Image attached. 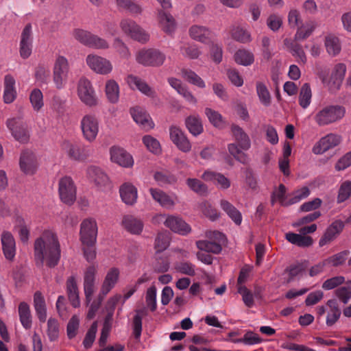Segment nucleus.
I'll use <instances>...</instances> for the list:
<instances>
[{
	"label": "nucleus",
	"instance_id": "f257e3e1",
	"mask_svg": "<svg viewBox=\"0 0 351 351\" xmlns=\"http://www.w3.org/2000/svg\"><path fill=\"white\" fill-rule=\"evenodd\" d=\"M34 261L37 267H42L44 263L54 267L60 258V247L56 234L49 230L45 231L36 239L34 247Z\"/></svg>",
	"mask_w": 351,
	"mask_h": 351
},
{
	"label": "nucleus",
	"instance_id": "f03ea898",
	"mask_svg": "<svg viewBox=\"0 0 351 351\" xmlns=\"http://www.w3.org/2000/svg\"><path fill=\"white\" fill-rule=\"evenodd\" d=\"M231 132L234 142L228 144V151L237 161L246 164L248 162V157L245 152L251 147V140L239 125H232Z\"/></svg>",
	"mask_w": 351,
	"mask_h": 351
},
{
	"label": "nucleus",
	"instance_id": "7ed1b4c3",
	"mask_svg": "<svg viewBox=\"0 0 351 351\" xmlns=\"http://www.w3.org/2000/svg\"><path fill=\"white\" fill-rule=\"evenodd\" d=\"M77 95L86 106L93 108L99 104V97L90 80L81 77L77 82Z\"/></svg>",
	"mask_w": 351,
	"mask_h": 351
},
{
	"label": "nucleus",
	"instance_id": "20e7f679",
	"mask_svg": "<svg viewBox=\"0 0 351 351\" xmlns=\"http://www.w3.org/2000/svg\"><path fill=\"white\" fill-rule=\"evenodd\" d=\"M346 114V108L339 105L325 106L317 111L314 120L319 126H325L341 119Z\"/></svg>",
	"mask_w": 351,
	"mask_h": 351
},
{
	"label": "nucleus",
	"instance_id": "39448f33",
	"mask_svg": "<svg viewBox=\"0 0 351 351\" xmlns=\"http://www.w3.org/2000/svg\"><path fill=\"white\" fill-rule=\"evenodd\" d=\"M166 59V55L158 49H143L136 55V62L145 66H160Z\"/></svg>",
	"mask_w": 351,
	"mask_h": 351
},
{
	"label": "nucleus",
	"instance_id": "423d86ee",
	"mask_svg": "<svg viewBox=\"0 0 351 351\" xmlns=\"http://www.w3.org/2000/svg\"><path fill=\"white\" fill-rule=\"evenodd\" d=\"M70 67L66 58L58 56L53 67V80L58 89H62L68 80Z\"/></svg>",
	"mask_w": 351,
	"mask_h": 351
},
{
	"label": "nucleus",
	"instance_id": "0eeeda50",
	"mask_svg": "<svg viewBox=\"0 0 351 351\" xmlns=\"http://www.w3.org/2000/svg\"><path fill=\"white\" fill-rule=\"evenodd\" d=\"M80 128L84 138L92 143L96 139L99 131V120L93 114H86L80 120Z\"/></svg>",
	"mask_w": 351,
	"mask_h": 351
},
{
	"label": "nucleus",
	"instance_id": "6e6552de",
	"mask_svg": "<svg viewBox=\"0 0 351 351\" xmlns=\"http://www.w3.org/2000/svg\"><path fill=\"white\" fill-rule=\"evenodd\" d=\"M97 235V226L93 219H86L80 225V241L84 246L95 245Z\"/></svg>",
	"mask_w": 351,
	"mask_h": 351
},
{
	"label": "nucleus",
	"instance_id": "1a4fd4ad",
	"mask_svg": "<svg viewBox=\"0 0 351 351\" xmlns=\"http://www.w3.org/2000/svg\"><path fill=\"white\" fill-rule=\"evenodd\" d=\"M58 192L62 202L72 204L76 199V187L69 176H64L59 180Z\"/></svg>",
	"mask_w": 351,
	"mask_h": 351
},
{
	"label": "nucleus",
	"instance_id": "9d476101",
	"mask_svg": "<svg viewBox=\"0 0 351 351\" xmlns=\"http://www.w3.org/2000/svg\"><path fill=\"white\" fill-rule=\"evenodd\" d=\"M8 128L11 131L13 137L18 141L25 143L29 140V130L26 123L19 117L8 119Z\"/></svg>",
	"mask_w": 351,
	"mask_h": 351
},
{
	"label": "nucleus",
	"instance_id": "9b49d317",
	"mask_svg": "<svg viewBox=\"0 0 351 351\" xmlns=\"http://www.w3.org/2000/svg\"><path fill=\"white\" fill-rule=\"evenodd\" d=\"M86 61L89 68L97 74L108 75L113 69L110 60L95 54L88 55Z\"/></svg>",
	"mask_w": 351,
	"mask_h": 351
},
{
	"label": "nucleus",
	"instance_id": "f8f14e48",
	"mask_svg": "<svg viewBox=\"0 0 351 351\" xmlns=\"http://www.w3.org/2000/svg\"><path fill=\"white\" fill-rule=\"evenodd\" d=\"M341 141V138L337 134L332 133L326 134L315 143L312 148V152L316 155L323 154L337 146Z\"/></svg>",
	"mask_w": 351,
	"mask_h": 351
},
{
	"label": "nucleus",
	"instance_id": "ddd939ff",
	"mask_svg": "<svg viewBox=\"0 0 351 351\" xmlns=\"http://www.w3.org/2000/svg\"><path fill=\"white\" fill-rule=\"evenodd\" d=\"M33 34L32 27L30 23L27 24L23 28L20 39L19 53L23 59L28 58L32 52Z\"/></svg>",
	"mask_w": 351,
	"mask_h": 351
},
{
	"label": "nucleus",
	"instance_id": "4468645a",
	"mask_svg": "<svg viewBox=\"0 0 351 351\" xmlns=\"http://www.w3.org/2000/svg\"><path fill=\"white\" fill-rule=\"evenodd\" d=\"M98 265H92L86 267L84 272V291L87 302H90L95 291L96 276Z\"/></svg>",
	"mask_w": 351,
	"mask_h": 351
},
{
	"label": "nucleus",
	"instance_id": "2eb2a0df",
	"mask_svg": "<svg viewBox=\"0 0 351 351\" xmlns=\"http://www.w3.org/2000/svg\"><path fill=\"white\" fill-rule=\"evenodd\" d=\"M19 165L21 171L25 175L34 174L38 167V160L34 153L29 150L23 152L20 157Z\"/></svg>",
	"mask_w": 351,
	"mask_h": 351
},
{
	"label": "nucleus",
	"instance_id": "dca6fc26",
	"mask_svg": "<svg viewBox=\"0 0 351 351\" xmlns=\"http://www.w3.org/2000/svg\"><path fill=\"white\" fill-rule=\"evenodd\" d=\"M62 147L68 156L74 160L83 161L90 155L87 147L80 146L69 141H64L62 145Z\"/></svg>",
	"mask_w": 351,
	"mask_h": 351
},
{
	"label": "nucleus",
	"instance_id": "f3484780",
	"mask_svg": "<svg viewBox=\"0 0 351 351\" xmlns=\"http://www.w3.org/2000/svg\"><path fill=\"white\" fill-rule=\"evenodd\" d=\"M1 243L5 258L12 261L16 252V242L12 234L9 231H3L1 234Z\"/></svg>",
	"mask_w": 351,
	"mask_h": 351
},
{
	"label": "nucleus",
	"instance_id": "a211bd4d",
	"mask_svg": "<svg viewBox=\"0 0 351 351\" xmlns=\"http://www.w3.org/2000/svg\"><path fill=\"white\" fill-rule=\"evenodd\" d=\"M347 67L344 63L339 62L336 64L329 77V90L336 91L339 90L344 80Z\"/></svg>",
	"mask_w": 351,
	"mask_h": 351
},
{
	"label": "nucleus",
	"instance_id": "6ab92c4d",
	"mask_svg": "<svg viewBox=\"0 0 351 351\" xmlns=\"http://www.w3.org/2000/svg\"><path fill=\"white\" fill-rule=\"evenodd\" d=\"M169 134L171 140L180 150L184 153L191 150V144L180 128L171 126L169 129Z\"/></svg>",
	"mask_w": 351,
	"mask_h": 351
},
{
	"label": "nucleus",
	"instance_id": "aec40b11",
	"mask_svg": "<svg viewBox=\"0 0 351 351\" xmlns=\"http://www.w3.org/2000/svg\"><path fill=\"white\" fill-rule=\"evenodd\" d=\"M125 80L130 88L136 89L142 94L152 98L156 97L155 90L143 79L131 74L127 76Z\"/></svg>",
	"mask_w": 351,
	"mask_h": 351
},
{
	"label": "nucleus",
	"instance_id": "412c9836",
	"mask_svg": "<svg viewBox=\"0 0 351 351\" xmlns=\"http://www.w3.org/2000/svg\"><path fill=\"white\" fill-rule=\"evenodd\" d=\"M165 226L173 232L181 235H186L191 231V228L179 216L169 215L165 221Z\"/></svg>",
	"mask_w": 351,
	"mask_h": 351
},
{
	"label": "nucleus",
	"instance_id": "4be33fe9",
	"mask_svg": "<svg viewBox=\"0 0 351 351\" xmlns=\"http://www.w3.org/2000/svg\"><path fill=\"white\" fill-rule=\"evenodd\" d=\"M86 176L90 182H94L99 187L106 186L109 184L108 176L97 166H89L86 169Z\"/></svg>",
	"mask_w": 351,
	"mask_h": 351
},
{
	"label": "nucleus",
	"instance_id": "5701e85b",
	"mask_svg": "<svg viewBox=\"0 0 351 351\" xmlns=\"http://www.w3.org/2000/svg\"><path fill=\"white\" fill-rule=\"evenodd\" d=\"M120 270L117 267L110 268L106 273L99 293L106 296L119 281Z\"/></svg>",
	"mask_w": 351,
	"mask_h": 351
},
{
	"label": "nucleus",
	"instance_id": "b1692460",
	"mask_svg": "<svg viewBox=\"0 0 351 351\" xmlns=\"http://www.w3.org/2000/svg\"><path fill=\"white\" fill-rule=\"evenodd\" d=\"M344 223L341 220L332 222L326 230L323 237L319 239V245L322 247L333 241L343 230Z\"/></svg>",
	"mask_w": 351,
	"mask_h": 351
},
{
	"label": "nucleus",
	"instance_id": "393cba45",
	"mask_svg": "<svg viewBox=\"0 0 351 351\" xmlns=\"http://www.w3.org/2000/svg\"><path fill=\"white\" fill-rule=\"evenodd\" d=\"M119 194L121 200L127 205L133 206L138 198V190L132 183L125 182L120 186Z\"/></svg>",
	"mask_w": 351,
	"mask_h": 351
},
{
	"label": "nucleus",
	"instance_id": "a878e982",
	"mask_svg": "<svg viewBox=\"0 0 351 351\" xmlns=\"http://www.w3.org/2000/svg\"><path fill=\"white\" fill-rule=\"evenodd\" d=\"M110 158L112 162L123 167H130L134 164L132 156L119 147H114L110 149Z\"/></svg>",
	"mask_w": 351,
	"mask_h": 351
},
{
	"label": "nucleus",
	"instance_id": "bb28decb",
	"mask_svg": "<svg viewBox=\"0 0 351 351\" xmlns=\"http://www.w3.org/2000/svg\"><path fill=\"white\" fill-rule=\"evenodd\" d=\"M191 38L202 43L208 44L213 40L211 31L203 25H194L189 29Z\"/></svg>",
	"mask_w": 351,
	"mask_h": 351
},
{
	"label": "nucleus",
	"instance_id": "cd10ccee",
	"mask_svg": "<svg viewBox=\"0 0 351 351\" xmlns=\"http://www.w3.org/2000/svg\"><path fill=\"white\" fill-rule=\"evenodd\" d=\"M149 191L153 199L162 207L168 210L174 207L176 203L173 198L163 191L156 188H150Z\"/></svg>",
	"mask_w": 351,
	"mask_h": 351
},
{
	"label": "nucleus",
	"instance_id": "c85d7f7f",
	"mask_svg": "<svg viewBox=\"0 0 351 351\" xmlns=\"http://www.w3.org/2000/svg\"><path fill=\"white\" fill-rule=\"evenodd\" d=\"M122 226L133 234H140L143 229V222L139 218L132 215H125L121 221Z\"/></svg>",
	"mask_w": 351,
	"mask_h": 351
},
{
	"label": "nucleus",
	"instance_id": "c756f323",
	"mask_svg": "<svg viewBox=\"0 0 351 351\" xmlns=\"http://www.w3.org/2000/svg\"><path fill=\"white\" fill-rule=\"evenodd\" d=\"M130 113L134 121L143 129L148 130L154 128L153 121L143 109L134 107L130 110Z\"/></svg>",
	"mask_w": 351,
	"mask_h": 351
},
{
	"label": "nucleus",
	"instance_id": "7c9ffc66",
	"mask_svg": "<svg viewBox=\"0 0 351 351\" xmlns=\"http://www.w3.org/2000/svg\"><path fill=\"white\" fill-rule=\"evenodd\" d=\"M202 178L206 181L213 182L217 188L226 190L230 186V180L224 175L212 171H206Z\"/></svg>",
	"mask_w": 351,
	"mask_h": 351
},
{
	"label": "nucleus",
	"instance_id": "2f4dec72",
	"mask_svg": "<svg viewBox=\"0 0 351 351\" xmlns=\"http://www.w3.org/2000/svg\"><path fill=\"white\" fill-rule=\"evenodd\" d=\"M66 293L68 298L74 308H77L80 305L79 298V290L77 283V278L75 276L68 278L66 282Z\"/></svg>",
	"mask_w": 351,
	"mask_h": 351
},
{
	"label": "nucleus",
	"instance_id": "473e14b6",
	"mask_svg": "<svg viewBox=\"0 0 351 351\" xmlns=\"http://www.w3.org/2000/svg\"><path fill=\"white\" fill-rule=\"evenodd\" d=\"M3 101L5 104L12 103L16 97V81L11 75L4 77Z\"/></svg>",
	"mask_w": 351,
	"mask_h": 351
},
{
	"label": "nucleus",
	"instance_id": "72a5a7b5",
	"mask_svg": "<svg viewBox=\"0 0 351 351\" xmlns=\"http://www.w3.org/2000/svg\"><path fill=\"white\" fill-rule=\"evenodd\" d=\"M158 20L160 27L167 34L173 33L176 28V23L171 14L164 11L158 12Z\"/></svg>",
	"mask_w": 351,
	"mask_h": 351
},
{
	"label": "nucleus",
	"instance_id": "f704fd0d",
	"mask_svg": "<svg viewBox=\"0 0 351 351\" xmlns=\"http://www.w3.org/2000/svg\"><path fill=\"white\" fill-rule=\"evenodd\" d=\"M317 23L316 21L311 20L305 23L298 26L297 31L294 35V40H304L308 38L317 28Z\"/></svg>",
	"mask_w": 351,
	"mask_h": 351
},
{
	"label": "nucleus",
	"instance_id": "c9c22d12",
	"mask_svg": "<svg viewBox=\"0 0 351 351\" xmlns=\"http://www.w3.org/2000/svg\"><path fill=\"white\" fill-rule=\"evenodd\" d=\"M324 46L329 56L335 57L339 54L341 45L339 38L332 34H327L324 38Z\"/></svg>",
	"mask_w": 351,
	"mask_h": 351
},
{
	"label": "nucleus",
	"instance_id": "e433bc0d",
	"mask_svg": "<svg viewBox=\"0 0 351 351\" xmlns=\"http://www.w3.org/2000/svg\"><path fill=\"white\" fill-rule=\"evenodd\" d=\"M284 42L285 45L290 49L291 53L296 59V61L300 64H305L307 62V58L302 46L287 38Z\"/></svg>",
	"mask_w": 351,
	"mask_h": 351
},
{
	"label": "nucleus",
	"instance_id": "4c0bfd02",
	"mask_svg": "<svg viewBox=\"0 0 351 351\" xmlns=\"http://www.w3.org/2000/svg\"><path fill=\"white\" fill-rule=\"evenodd\" d=\"M116 3L119 10H126L134 16L141 15L143 11L141 5L135 0H116Z\"/></svg>",
	"mask_w": 351,
	"mask_h": 351
},
{
	"label": "nucleus",
	"instance_id": "58836bf2",
	"mask_svg": "<svg viewBox=\"0 0 351 351\" xmlns=\"http://www.w3.org/2000/svg\"><path fill=\"white\" fill-rule=\"evenodd\" d=\"M105 93L107 99L112 104H117L119 100L120 88L119 84L113 79L106 82Z\"/></svg>",
	"mask_w": 351,
	"mask_h": 351
},
{
	"label": "nucleus",
	"instance_id": "ea45409f",
	"mask_svg": "<svg viewBox=\"0 0 351 351\" xmlns=\"http://www.w3.org/2000/svg\"><path fill=\"white\" fill-rule=\"evenodd\" d=\"M220 206L236 225L241 223L243 218L241 212L230 202L226 199H222L220 202Z\"/></svg>",
	"mask_w": 351,
	"mask_h": 351
},
{
	"label": "nucleus",
	"instance_id": "a19ab883",
	"mask_svg": "<svg viewBox=\"0 0 351 351\" xmlns=\"http://www.w3.org/2000/svg\"><path fill=\"white\" fill-rule=\"evenodd\" d=\"M34 306L38 319L41 322H45L47 319V308L45 299L40 291L34 293Z\"/></svg>",
	"mask_w": 351,
	"mask_h": 351
},
{
	"label": "nucleus",
	"instance_id": "79ce46f5",
	"mask_svg": "<svg viewBox=\"0 0 351 351\" xmlns=\"http://www.w3.org/2000/svg\"><path fill=\"white\" fill-rule=\"evenodd\" d=\"M286 239L292 244L301 247H307L313 244V239L311 237L304 236L293 232H288L285 235Z\"/></svg>",
	"mask_w": 351,
	"mask_h": 351
},
{
	"label": "nucleus",
	"instance_id": "37998d69",
	"mask_svg": "<svg viewBox=\"0 0 351 351\" xmlns=\"http://www.w3.org/2000/svg\"><path fill=\"white\" fill-rule=\"evenodd\" d=\"M14 229L18 232L22 242L25 243L28 241L29 236V223H27L24 218L17 217Z\"/></svg>",
	"mask_w": 351,
	"mask_h": 351
},
{
	"label": "nucleus",
	"instance_id": "c03bdc74",
	"mask_svg": "<svg viewBox=\"0 0 351 351\" xmlns=\"http://www.w3.org/2000/svg\"><path fill=\"white\" fill-rule=\"evenodd\" d=\"M231 34L235 40L242 43H247L252 40L250 32L244 26H233L231 29Z\"/></svg>",
	"mask_w": 351,
	"mask_h": 351
},
{
	"label": "nucleus",
	"instance_id": "a18cd8bd",
	"mask_svg": "<svg viewBox=\"0 0 351 351\" xmlns=\"http://www.w3.org/2000/svg\"><path fill=\"white\" fill-rule=\"evenodd\" d=\"M256 90L261 104L265 107L269 106L271 103V97L267 86L262 82H257Z\"/></svg>",
	"mask_w": 351,
	"mask_h": 351
},
{
	"label": "nucleus",
	"instance_id": "49530a36",
	"mask_svg": "<svg viewBox=\"0 0 351 351\" xmlns=\"http://www.w3.org/2000/svg\"><path fill=\"white\" fill-rule=\"evenodd\" d=\"M19 315L22 326L26 329L30 328L32 326V316L29 306L26 302H22L19 304Z\"/></svg>",
	"mask_w": 351,
	"mask_h": 351
},
{
	"label": "nucleus",
	"instance_id": "de8ad7c7",
	"mask_svg": "<svg viewBox=\"0 0 351 351\" xmlns=\"http://www.w3.org/2000/svg\"><path fill=\"white\" fill-rule=\"evenodd\" d=\"M147 315V310L145 308H140L135 311V315L133 318L132 328L133 334L136 339H138L142 332V319Z\"/></svg>",
	"mask_w": 351,
	"mask_h": 351
},
{
	"label": "nucleus",
	"instance_id": "09e8293b",
	"mask_svg": "<svg viewBox=\"0 0 351 351\" xmlns=\"http://www.w3.org/2000/svg\"><path fill=\"white\" fill-rule=\"evenodd\" d=\"M185 124L191 134L196 136L203 132V125L198 116L191 115L186 119Z\"/></svg>",
	"mask_w": 351,
	"mask_h": 351
},
{
	"label": "nucleus",
	"instance_id": "8fccbe9b",
	"mask_svg": "<svg viewBox=\"0 0 351 351\" xmlns=\"http://www.w3.org/2000/svg\"><path fill=\"white\" fill-rule=\"evenodd\" d=\"M196 245L199 250L207 253L211 252L217 254L220 253L222 250L221 243L216 241L202 240L197 241Z\"/></svg>",
	"mask_w": 351,
	"mask_h": 351
},
{
	"label": "nucleus",
	"instance_id": "3c124183",
	"mask_svg": "<svg viewBox=\"0 0 351 351\" xmlns=\"http://www.w3.org/2000/svg\"><path fill=\"white\" fill-rule=\"evenodd\" d=\"M350 254L349 250H343L324 259L327 267H338L343 265Z\"/></svg>",
	"mask_w": 351,
	"mask_h": 351
},
{
	"label": "nucleus",
	"instance_id": "603ef678",
	"mask_svg": "<svg viewBox=\"0 0 351 351\" xmlns=\"http://www.w3.org/2000/svg\"><path fill=\"white\" fill-rule=\"evenodd\" d=\"M312 91L310 85L305 83L300 88L299 95V104L300 106L304 108H307L311 102Z\"/></svg>",
	"mask_w": 351,
	"mask_h": 351
},
{
	"label": "nucleus",
	"instance_id": "864d4df0",
	"mask_svg": "<svg viewBox=\"0 0 351 351\" xmlns=\"http://www.w3.org/2000/svg\"><path fill=\"white\" fill-rule=\"evenodd\" d=\"M234 60L236 62L239 64L248 66L253 63L254 58L251 51L245 49H240L236 52Z\"/></svg>",
	"mask_w": 351,
	"mask_h": 351
},
{
	"label": "nucleus",
	"instance_id": "5fc2aeb1",
	"mask_svg": "<svg viewBox=\"0 0 351 351\" xmlns=\"http://www.w3.org/2000/svg\"><path fill=\"white\" fill-rule=\"evenodd\" d=\"M182 76L190 84H192L199 88H204L206 86L204 80L197 74L191 70L183 69L182 71Z\"/></svg>",
	"mask_w": 351,
	"mask_h": 351
},
{
	"label": "nucleus",
	"instance_id": "6e6d98bb",
	"mask_svg": "<svg viewBox=\"0 0 351 351\" xmlns=\"http://www.w3.org/2000/svg\"><path fill=\"white\" fill-rule=\"evenodd\" d=\"M29 101L33 109L39 111L44 106L42 91L39 88H34L29 94Z\"/></svg>",
	"mask_w": 351,
	"mask_h": 351
},
{
	"label": "nucleus",
	"instance_id": "4d7b16f0",
	"mask_svg": "<svg viewBox=\"0 0 351 351\" xmlns=\"http://www.w3.org/2000/svg\"><path fill=\"white\" fill-rule=\"evenodd\" d=\"M335 295L344 304H347L351 298V280L347 282L346 286L337 288Z\"/></svg>",
	"mask_w": 351,
	"mask_h": 351
},
{
	"label": "nucleus",
	"instance_id": "13d9d810",
	"mask_svg": "<svg viewBox=\"0 0 351 351\" xmlns=\"http://www.w3.org/2000/svg\"><path fill=\"white\" fill-rule=\"evenodd\" d=\"M205 114L209 121L216 128H221L224 125L223 117L220 113L210 108L205 109Z\"/></svg>",
	"mask_w": 351,
	"mask_h": 351
},
{
	"label": "nucleus",
	"instance_id": "bf43d9fd",
	"mask_svg": "<svg viewBox=\"0 0 351 351\" xmlns=\"http://www.w3.org/2000/svg\"><path fill=\"white\" fill-rule=\"evenodd\" d=\"M143 142L147 149L152 153L158 154L161 151L159 141L150 135H145L143 138Z\"/></svg>",
	"mask_w": 351,
	"mask_h": 351
},
{
	"label": "nucleus",
	"instance_id": "052dcab7",
	"mask_svg": "<svg viewBox=\"0 0 351 351\" xmlns=\"http://www.w3.org/2000/svg\"><path fill=\"white\" fill-rule=\"evenodd\" d=\"M180 53L186 58L196 59L201 54L198 47L193 44H184L180 47Z\"/></svg>",
	"mask_w": 351,
	"mask_h": 351
},
{
	"label": "nucleus",
	"instance_id": "680f3d73",
	"mask_svg": "<svg viewBox=\"0 0 351 351\" xmlns=\"http://www.w3.org/2000/svg\"><path fill=\"white\" fill-rule=\"evenodd\" d=\"M156 293V288L154 285L148 288L146 292L145 301L147 307L151 311H155L157 308Z\"/></svg>",
	"mask_w": 351,
	"mask_h": 351
},
{
	"label": "nucleus",
	"instance_id": "e2e57ef3",
	"mask_svg": "<svg viewBox=\"0 0 351 351\" xmlns=\"http://www.w3.org/2000/svg\"><path fill=\"white\" fill-rule=\"evenodd\" d=\"M287 189L283 184H280L278 189L273 193L272 204L278 201L282 206H289V198L286 196Z\"/></svg>",
	"mask_w": 351,
	"mask_h": 351
},
{
	"label": "nucleus",
	"instance_id": "0e129e2a",
	"mask_svg": "<svg viewBox=\"0 0 351 351\" xmlns=\"http://www.w3.org/2000/svg\"><path fill=\"white\" fill-rule=\"evenodd\" d=\"M170 243L169 234L167 232L159 233L154 243V247L157 252H162L167 248Z\"/></svg>",
	"mask_w": 351,
	"mask_h": 351
},
{
	"label": "nucleus",
	"instance_id": "69168bd1",
	"mask_svg": "<svg viewBox=\"0 0 351 351\" xmlns=\"http://www.w3.org/2000/svg\"><path fill=\"white\" fill-rule=\"evenodd\" d=\"M186 184L191 190L197 194L204 195L207 193L208 188L206 185L198 179L189 178L186 180Z\"/></svg>",
	"mask_w": 351,
	"mask_h": 351
},
{
	"label": "nucleus",
	"instance_id": "338daca9",
	"mask_svg": "<svg viewBox=\"0 0 351 351\" xmlns=\"http://www.w3.org/2000/svg\"><path fill=\"white\" fill-rule=\"evenodd\" d=\"M129 37L141 43H146L149 40V34L138 24Z\"/></svg>",
	"mask_w": 351,
	"mask_h": 351
},
{
	"label": "nucleus",
	"instance_id": "774afa93",
	"mask_svg": "<svg viewBox=\"0 0 351 351\" xmlns=\"http://www.w3.org/2000/svg\"><path fill=\"white\" fill-rule=\"evenodd\" d=\"M72 35L77 41L86 46H88L93 34L84 29H75L73 31Z\"/></svg>",
	"mask_w": 351,
	"mask_h": 351
}]
</instances>
